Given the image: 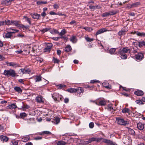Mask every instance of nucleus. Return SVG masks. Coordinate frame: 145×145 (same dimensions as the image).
<instances>
[{"mask_svg":"<svg viewBox=\"0 0 145 145\" xmlns=\"http://www.w3.org/2000/svg\"><path fill=\"white\" fill-rule=\"evenodd\" d=\"M3 74L6 76H11L13 77H14L16 75L15 71L14 70L11 69L9 70H5L4 71Z\"/></svg>","mask_w":145,"mask_h":145,"instance_id":"obj_1","label":"nucleus"},{"mask_svg":"<svg viewBox=\"0 0 145 145\" xmlns=\"http://www.w3.org/2000/svg\"><path fill=\"white\" fill-rule=\"evenodd\" d=\"M52 95L53 98L55 101H59L60 100H62L63 99L62 96L57 93L53 94Z\"/></svg>","mask_w":145,"mask_h":145,"instance_id":"obj_2","label":"nucleus"},{"mask_svg":"<svg viewBox=\"0 0 145 145\" xmlns=\"http://www.w3.org/2000/svg\"><path fill=\"white\" fill-rule=\"evenodd\" d=\"M116 121L118 124L121 125H125L129 124V122L127 121H125L122 119L117 118H116Z\"/></svg>","mask_w":145,"mask_h":145,"instance_id":"obj_3","label":"nucleus"},{"mask_svg":"<svg viewBox=\"0 0 145 145\" xmlns=\"http://www.w3.org/2000/svg\"><path fill=\"white\" fill-rule=\"evenodd\" d=\"M76 92L77 93L76 95L79 97H80L82 96V94L84 92L83 88L82 87L78 88L76 89Z\"/></svg>","mask_w":145,"mask_h":145,"instance_id":"obj_4","label":"nucleus"},{"mask_svg":"<svg viewBox=\"0 0 145 145\" xmlns=\"http://www.w3.org/2000/svg\"><path fill=\"white\" fill-rule=\"evenodd\" d=\"M135 57L137 60L140 61L143 59L144 55L142 53H139L135 55Z\"/></svg>","mask_w":145,"mask_h":145,"instance_id":"obj_5","label":"nucleus"},{"mask_svg":"<svg viewBox=\"0 0 145 145\" xmlns=\"http://www.w3.org/2000/svg\"><path fill=\"white\" fill-rule=\"evenodd\" d=\"M120 54H125L127 52H130V50L127 48H123L121 50H120Z\"/></svg>","mask_w":145,"mask_h":145,"instance_id":"obj_6","label":"nucleus"},{"mask_svg":"<svg viewBox=\"0 0 145 145\" xmlns=\"http://www.w3.org/2000/svg\"><path fill=\"white\" fill-rule=\"evenodd\" d=\"M44 99L42 96H39L37 97L35 99L36 101L39 103L43 102Z\"/></svg>","mask_w":145,"mask_h":145,"instance_id":"obj_7","label":"nucleus"},{"mask_svg":"<svg viewBox=\"0 0 145 145\" xmlns=\"http://www.w3.org/2000/svg\"><path fill=\"white\" fill-rule=\"evenodd\" d=\"M101 138H97L92 137L89 139V141L90 143L92 142L96 141L97 142H100L102 139Z\"/></svg>","mask_w":145,"mask_h":145,"instance_id":"obj_8","label":"nucleus"},{"mask_svg":"<svg viewBox=\"0 0 145 145\" xmlns=\"http://www.w3.org/2000/svg\"><path fill=\"white\" fill-rule=\"evenodd\" d=\"M108 31V30L106 29L105 28H103L101 29L98 30L96 33L95 35L97 36V35L102 33L104 32H106Z\"/></svg>","mask_w":145,"mask_h":145,"instance_id":"obj_9","label":"nucleus"},{"mask_svg":"<svg viewBox=\"0 0 145 145\" xmlns=\"http://www.w3.org/2000/svg\"><path fill=\"white\" fill-rule=\"evenodd\" d=\"M7 32H9V33L12 34V33H14L16 32H18L19 31V30H18L13 29L11 28H9L7 29Z\"/></svg>","mask_w":145,"mask_h":145,"instance_id":"obj_10","label":"nucleus"},{"mask_svg":"<svg viewBox=\"0 0 145 145\" xmlns=\"http://www.w3.org/2000/svg\"><path fill=\"white\" fill-rule=\"evenodd\" d=\"M94 103H95V104L97 105H100L101 106H104L105 105L106 103V101L105 100H101L100 101L99 103H98L97 102H95V101H93Z\"/></svg>","mask_w":145,"mask_h":145,"instance_id":"obj_11","label":"nucleus"},{"mask_svg":"<svg viewBox=\"0 0 145 145\" xmlns=\"http://www.w3.org/2000/svg\"><path fill=\"white\" fill-rule=\"evenodd\" d=\"M0 139L1 141L3 142H6L9 139L8 138L7 136L3 135H1L0 136Z\"/></svg>","mask_w":145,"mask_h":145,"instance_id":"obj_12","label":"nucleus"},{"mask_svg":"<svg viewBox=\"0 0 145 145\" xmlns=\"http://www.w3.org/2000/svg\"><path fill=\"white\" fill-rule=\"evenodd\" d=\"M127 31V29L126 30L124 29H122L118 32V35L119 36H121L125 34V32Z\"/></svg>","mask_w":145,"mask_h":145,"instance_id":"obj_13","label":"nucleus"},{"mask_svg":"<svg viewBox=\"0 0 145 145\" xmlns=\"http://www.w3.org/2000/svg\"><path fill=\"white\" fill-rule=\"evenodd\" d=\"M137 128L140 130H142L144 127V125L140 123L137 124Z\"/></svg>","mask_w":145,"mask_h":145,"instance_id":"obj_14","label":"nucleus"},{"mask_svg":"<svg viewBox=\"0 0 145 145\" xmlns=\"http://www.w3.org/2000/svg\"><path fill=\"white\" fill-rule=\"evenodd\" d=\"M31 15L32 17L35 19H38L39 18L40 15L37 13H35L33 14H31Z\"/></svg>","mask_w":145,"mask_h":145,"instance_id":"obj_15","label":"nucleus"},{"mask_svg":"<svg viewBox=\"0 0 145 145\" xmlns=\"http://www.w3.org/2000/svg\"><path fill=\"white\" fill-rule=\"evenodd\" d=\"M102 85L103 86L106 88H110L111 86L109 85V84L106 82H104L102 83Z\"/></svg>","mask_w":145,"mask_h":145,"instance_id":"obj_16","label":"nucleus"},{"mask_svg":"<svg viewBox=\"0 0 145 145\" xmlns=\"http://www.w3.org/2000/svg\"><path fill=\"white\" fill-rule=\"evenodd\" d=\"M7 65L8 66H12L13 67H16L18 66L17 64L14 62H9L7 63Z\"/></svg>","mask_w":145,"mask_h":145,"instance_id":"obj_17","label":"nucleus"},{"mask_svg":"<svg viewBox=\"0 0 145 145\" xmlns=\"http://www.w3.org/2000/svg\"><path fill=\"white\" fill-rule=\"evenodd\" d=\"M12 25L19 27L20 28V24H19V21L12 20Z\"/></svg>","mask_w":145,"mask_h":145,"instance_id":"obj_18","label":"nucleus"},{"mask_svg":"<svg viewBox=\"0 0 145 145\" xmlns=\"http://www.w3.org/2000/svg\"><path fill=\"white\" fill-rule=\"evenodd\" d=\"M52 46V44L48 45L44 49V52H49L50 51L51 48Z\"/></svg>","mask_w":145,"mask_h":145,"instance_id":"obj_19","label":"nucleus"},{"mask_svg":"<svg viewBox=\"0 0 145 145\" xmlns=\"http://www.w3.org/2000/svg\"><path fill=\"white\" fill-rule=\"evenodd\" d=\"M134 93L137 96H141L143 94V92L141 90H138L135 91L134 92Z\"/></svg>","mask_w":145,"mask_h":145,"instance_id":"obj_20","label":"nucleus"},{"mask_svg":"<svg viewBox=\"0 0 145 145\" xmlns=\"http://www.w3.org/2000/svg\"><path fill=\"white\" fill-rule=\"evenodd\" d=\"M71 41L73 43H75L77 41V39L75 36H72L70 38Z\"/></svg>","mask_w":145,"mask_h":145,"instance_id":"obj_21","label":"nucleus"},{"mask_svg":"<svg viewBox=\"0 0 145 145\" xmlns=\"http://www.w3.org/2000/svg\"><path fill=\"white\" fill-rule=\"evenodd\" d=\"M7 107L10 109H15L17 108V106L15 104H12L11 105H9Z\"/></svg>","mask_w":145,"mask_h":145,"instance_id":"obj_22","label":"nucleus"},{"mask_svg":"<svg viewBox=\"0 0 145 145\" xmlns=\"http://www.w3.org/2000/svg\"><path fill=\"white\" fill-rule=\"evenodd\" d=\"M103 142L109 144L110 145H112L113 142L110 140L104 139H103Z\"/></svg>","mask_w":145,"mask_h":145,"instance_id":"obj_23","label":"nucleus"},{"mask_svg":"<svg viewBox=\"0 0 145 145\" xmlns=\"http://www.w3.org/2000/svg\"><path fill=\"white\" fill-rule=\"evenodd\" d=\"M71 50L72 48L71 46L69 45H67L65 48V51L67 52H69L71 51Z\"/></svg>","mask_w":145,"mask_h":145,"instance_id":"obj_24","label":"nucleus"},{"mask_svg":"<svg viewBox=\"0 0 145 145\" xmlns=\"http://www.w3.org/2000/svg\"><path fill=\"white\" fill-rule=\"evenodd\" d=\"M67 143L63 141H59L56 143V145H65Z\"/></svg>","mask_w":145,"mask_h":145,"instance_id":"obj_25","label":"nucleus"},{"mask_svg":"<svg viewBox=\"0 0 145 145\" xmlns=\"http://www.w3.org/2000/svg\"><path fill=\"white\" fill-rule=\"evenodd\" d=\"M3 36L5 38H9L12 36V35L9 32H7V33L4 35Z\"/></svg>","mask_w":145,"mask_h":145,"instance_id":"obj_26","label":"nucleus"},{"mask_svg":"<svg viewBox=\"0 0 145 145\" xmlns=\"http://www.w3.org/2000/svg\"><path fill=\"white\" fill-rule=\"evenodd\" d=\"M67 91L70 93H73L76 92V89L71 88L67 89Z\"/></svg>","mask_w":145,"mask_h":145,"instance_id":"obj_27","label":"nucleus"},{"mask_svg":"<svg viewBox=\"0 0 145 145\" xmlns=\"http://www.w3.org/2000/svg\"><path fill=\"white\" fill-rule=\"evenodd\" d=\"M50 33L53 34H57L59 33L57 30L55 29H53L50 30Z\"/></svg>","mask_w":145,"mask_h":145,"instance_id":"obj_28","label":"nucleus"},{"mask_svg":"<svg viewBox=\"0 0 145 145\" xmlns=\"http://www.w3.org/2000/svg\"><path fill=\"white\" fill-rule=\"evenodd\" d=\"M14 89L17 92L19 93L22 92V90L21 89L18 87H16L14 88Z\"/></svg>","mask_w":145,"mask_h":145,"instance_id":"obj_29","label":"nucleus"},{"mask_svg":"<svg viewBox=\"0 0 145 145\" xmlns=\"http://www.w3.org/2000/svg\"><path fill=\"white\" fill-rule=\"evenodd\" d=\"M113 105L111 104H109L107 107L106 108L108 111H111L112 110H113Z\"/></svg>","mask_w":145,"mask_h":145,"instance_id":"obj_30","label":"nucleus"},{"mask_svg":"<svg viewBox=\"0 0 145 145\" xmlns=\"http://www.w3.org/2000/svg\"><path fill=\"white\" fill-rule=\"evenodd\" d=\"M116 49L115 48H110L108 52L109 53L111 54H113L115 52Z\"/></svg>","mask_w":145,"mask_h":145,"instance_id":"obj_31","label":"nucleus"},{"mask_svg":"<svg viewBox=\"0 0 145 145\" xmlns=\"http://www.w3.org/2000/svg\"><path fill=\"white\" fill-rule=\"evenodd\" d=\"M122 112L123 113H129L130 112V110L128 108H125L122 110Z\"/></svg>","mask_w":145,"mask_h":145,"instance_id":"obj_32","label":"nucleus"},{"mask_svg":"<svg viewBox=\"0 0 145 145\" xmlns=\"http://www.w3.org/2000/svg\"><path fill=\"white\" fill-rule=\"evenodd\" d=\"M140 4V3L139 2H137L132 4L133 7H137L139 6Z\"/></svg>","mask_w":145,"mask_h":145,"instance_id":"obj_33","label":"nucleus"},{"mask_svg":"<svg viewBox=\"0 0 145 145\" xmlns=\"http://www.w3.org/2000/svg\"><path fill=\"white\" fill-rule=\"evenodd\" d=\"M4 21L5 22V25H12V20L10 21L9 20H7Z\"/></svg>","mask_w":145,"mask_h":145,"instance_id":"obj_34","label":"nucleus"},{"mask_svg":"<svg viewBox=\"0 0 145 145\" xmlns=\"http://www.w3.org/2000/svg\"><path fill=\"white\" fill-rule=\"evenodd\" d=\"M136 34L138 36H145V33L144 32H140L138 31H137L136 32Z\"/></svg>","mask_w":145,"mask_h":145,"instance_id":"obj_35","label":"nucleus"},{"mask_svg":"<svg viewBox=\"0 0 145 145\" xmlns=\"http://www.w3.org/2000/svg\"><path fill=\"white\" fill-rule=\"evenodd\" d=\"M40 135H43L44 134L50 135L51 134L50 132L48 131H44L39 134Z\"/></svg>","mask_w":145,"mask_h":145,"instance_id":"obj_36","label":"nucleus"},{"mask_svg":"<svg viewBox=\"0 0 145 145\" xmlns=\"http://www.w3.org/2000/svg\"><path fill=\"white\" fill-rule=\"evenodd\" d=\"M54 121H53L54 123H56V124H58L60 122V119L57 117L54 118Z\"/></svg>","mask_w":145,"mask_h":145,"instance_id":"obj_37","label":"nucleus"},{"mask_svg":"<svg viewBox=\"0 0 145 145\" xmlns=\"http://www.w3.org/2000/svg\"><path fill=\"white\" fill-rule=\"evenodd\" d=\"M19 26L20 28H22L23 29H28L29 28V26L28 25L25 26L22 24H20Z\"/></svg>","mask_w":145,"mask_h":145,"instance_id":"obj_38","label":"nucleus"},{"mask_svg":"<svg viewBox=\"0 0 145 145\" xmlns=\"http://www.w3.org/2000/svg\"><path fill=\"white\" fill-rule=\"evenodd\" d=\"M47 3V2L45 1H37V4L38 5L41 4H45Z\"/></svg>","mask_w":145,"mask_h":145,"instance_id":"obj_39","label":"nucleus"},{"mask_svg":"<svg viewBox=\"0 0 145 145\" xmlns=\"http://www.w3.org/2000/svg\"><path fill=\"white\" fill-rule=\"evenodd\" d=\"M89 8L91 9H95L96 8H100V7L98 5L95 6H89Z\"/></svg>","mask_w":145,"mask_h":145,"instance_id":"obj_40","label":"nucleus"},{"mask_svg":"<svg viewBox=\"0 0 145 145\" xmlns=\"http://www.w3.org/2000/svg\"><path fill=\"white\" fill-rule=\"evenodd\" d=\"M3 4H4L7 6H8L11 4L10 2H9V0H6L4 1L3 2Z\"/></svg>","mask_w":145,"mask_h":145,"instance_id":"obj_41","label":"nucleus"},{"mask_svg":"<svg viewBox=\"0 0 145 145\" xmlns=\"http://www.w3.org/2000/svg\"><path fill=\"white\" fill-rule=\"evenodd\" d=\"M128 132L130 134H131L133 135H135V131L133 129H129Z\"/></svg>","mask_w":145,"mask_h":145,"instance_id":"obj_42","label":"nucleus"},{"mask_svg":"<svg viewBox=\"0 0 145 145\" xmlns=\"http://www.w3.org/2000/svg\"><path fill=\"white\" fill-rule=\"evenodd\" d=\"M36 82H39L41 80V77L40 76H37L35 78Z\"/></svg>","mask_w":145,"mask_h":145,"instance_id":"obj_43","label":"nucleus"},{"mask_svg":"<svg viewBox=\"0 0 145 145\" xmlns=\"http://www.w3.org/2000/svg\"><path fill=\"white\" fill-rule=\"evenodd\" d=\"M85 38L86 41L88 42L93 41L94 40V39L90 38L88 37H85Z\"/></svg>","mask_w":145,"mask_h":145,"instance_id":"obj_44","label":"nucleus"},{"mask_svg":"<svg viewBox=\"0 0 145 145\" xmlns=\"http://www.w3.org/2000/svg\"><path fill=\"white\" fill-rule=\"evenodd\" d=\"M110 15H114L117 13V12L116 10H112L109 12Z\"/></svg>","mask_w":145,"mask_h":145,"instance_id":"obj_45","label":"nucleus"},{"mask_svg":"<svg viewBox=\"0 0 145 145\" xmlns=\"http://www.w3.org/2000/svg\"><path fill=\"white\" fill-rule=\"evenodd\" d=\"M66 32L65 30L64 29H63L61 30V32L59 33V35L61 36H62L63 35L66 33Z\"/></svg>","mask_w":145,"mask_h":145,"instance_id":"obj_46","label":"nucleus"},{"mask_svg":"<svg viewBox=\"0 0 145 145\" xmlns=\"http://www.w3.org/2000/svg\"><path fill=\"white\" fill-rule=\"evenodd\" d=\"M29 139V137H24L22 139V141L24 142H26L28 141Z\"/></svg>","mask_w":145,"mask_h":145,"instance_id":"obj_47","label":"nucleus"},{"mask_svg":"<svg viewBox=\"0 0 145 145\" xmlns=\"http://www.w3.org/2000/svg\"><path fill=\"white\" fill-rule=\"evenodd\" d=\"M82 28L88 31H91L93 30V29L91 27H82Z\"/></svg>","mask_w":145,"mask_h":145,"instance_id":"obj_48","label":"nucleus"},{"mask_svg":"<svg viewBox=\"0 0 145 145\" xmlns=\"http://www.w3.org/2000/svg\"><path fill=\"white\" fill-rule=\"evenodd\" d=\"M121 57L123 59H126L127 58V56L125 54H120Z\"/></svg>","mask_w":145,"mask_h":145,"instance_id":"obj_49","label":"nucleus"},{"mask_svg":"<svg viewBox=\"0 0 145 145\" xmlns=\"http://www.w3.org/2000/svg\"><path fill=\"white\" fill-rule=\"evenodd\" d=\"M31 70L29 69H25L24 74H29L31 72Z\"/></svg>","mask_w":145,"mask_h":145,"instance_id":"obj_50","label":"nucleus"},{"mask_svg":"<svg viewBox=\"0 0 145 145\" xmlns=\"http://www.w3.org/2000/svg\"><path fill=\"white\" fill-rule=\"evenodd\" d=\"M110 16V14L109 12H105L104 13L102 14V16L103 17H105L106 16Z\"/></svg>","mask_w":145,"mask_h":145,"instance_id":"obj_51","label":"nucleus"},{"mask_svg":"<svg viewBox=\"0 0 145 145\" xmlns=\"http://www.w3.org/2000/svg\"><path fill=\"white\" fill-rule=\"evenodd\" d=\"M36 59L37 61L39 62L40 63L42 62L43 61V59L42 58L39 57H36Z\"/></svg>","mask_w":145,"mask_h":145,"instance_id":"obj_52","label":"nucleus"},{"mask_svg":"<svg viewBox=\"0 0 145 145\" xmlns=\"http://www.w3.org/2000/svg\"><path fill=\"white\" fill-rule=\"evenodd\" d=\"M25 20L27 21L30 25L31 24V19L26 17H24Z\"/></svg>","mask_w":145,"mask_h":145,"instance_id":"obj_53","label":"nucleus"},{"mask_svg":"<svg viewBox=\"0 0 145 145\" xmlns=\"http://www.w3.org/2000/svg\"><path fill=\"white\" fill-rule=\"evenodd\" d=\"M135 102H136V103L137 104H138L139 105L143 104V103L142 101H141L140 100H137Z\"/></svg>","mask_w":145,"mask_h":145,"instance_id":"obj_54","label":"nucleus"},{"mask_svg":"<svg viewBox=\"0 0 145 145\" xmlns=\"http://www.w3.org/2000/svg\"><path fill=\"white\" fill-rule=\"evenodd\" d=\"M20 116L22 118H24L26 116V114L25 113H21L20 114Z\"/></svg>","mask_w":145,"mask_h":145,"instance_id":"obj_55","label":"nucleus"},{"mask_svg":"<svg viewBox=\"0 0 145 145\" xmlns=\"http://www.w3.org/2000/svg\"><path fill=\"white\" fill-rule=\"evenodd\" d=\"M18 142L14 141H12L10 144V145H18Z\"/></svg>","mask_w":145,"mask_h":145,"instance_id":"obj_56","label":"nucleus"},{"mask_svg":"<svg viewBox=\"0 0 145 145\" xmlns=\"http://www.w3.org/2000/svg\"><path fill=\"white\" fill-rule=\"evenodd\" d=\"M94 125V124L93 122H91L89 123V126L91 128H92L93 127Z\"/></svg>","mask_w":145,"mask_h":145,"instance_id":"obj_57","label":"nucleus"},{"mask_svg":"<svg viewBox=\"0 0 145 145\" xmlns=\"http://www.w3.org/2000/svg\"><path fill=\"white\" fill-rule=\"evenodd\" d=\"M54 8L57 9L59 8V5L57 4H55L53 6Z\"/></svg>","mask_w":145,"mask_h":145,"instance_id":"obj_58","label":"nucleus"},{"mask_svg":"<svg viewBox=\"0 0 145 145\" xmlns=\"http://www.w3.org/2000/svg\"><path fill=\"white\" fill-rule=\"evenodd\" d=\"M99 81L96 80H91L90 81V83H94L95 82H99Z\"/></svg>","mask_w":145,"mask_h":145,"instance_id":"obj_59","label":"nucleus"},{"mask_svg":"<svg viewBox=\"0 0 145 145\" xmlns=\"http://www.w3.org/2000/svg\"><path fill=\"white\" fill-rule=\"evenodd\" d=\"M139 45L140 46H142V45L145 46V41H142L140 42L139 43Z\"/></svg>","mask_w":145,"mask_h":145,"instance_id":"obj_60","label":"nucleus"},{"mask_svg":"<svg viewBox=\"0 0 145 145\" xmlns=\"http://www.w3.org/2000/svg\"><path fill=\"white\" fill-rule=\"evenodd\" d=\"M53 61L55 63H58L59 61L57 59L54 58L53 59Z\"/></svg>","mask_w":145,"mask_h":145,"instance_id":"obj_61","label":"nucleus"},{"mask_svg":"<svg viewBox=\"0 0 145 145\" xmlns=\"http://www.w3.org/2000/svg\"><path fill=\"white\" fill-rule=\"evenodd\" d=\"M23 51L21 50H19L15 51V52L17 54H21L23 52Z\"/></svg>","mask_w":145,"mask_h":145,"instance_id":"obj_62","label":"nucleus"},{"mask_svg":"<svg viewBox=\"0 0 145 145\" xmlns=\"http://www.w3.org/2000/svg\"><path fill=\"white\" fill-rule=\"evenodd\" d=\"M121 87L123 89L126 91H129V89L126 88L125 87H123L122 86H120V88Z\"/></svg>","mask_w":145,"mask_h":145,"instance_id":"obj_63","label":"nucleus"},{"mask_svg":"<svg viewBox=\"0 0 145 145\" xmlns=\"http://www.w3.org/2000/svg\"><path fill=\"white\" fill-rule=\"evenodd\" d=\"M127 7L128 8H133L132 4H128L127 5Z\"/></svg>","mask_w":145,"mask_h":145,"instance_id":"obj_64","label":"nucleus"}]
</instances>
